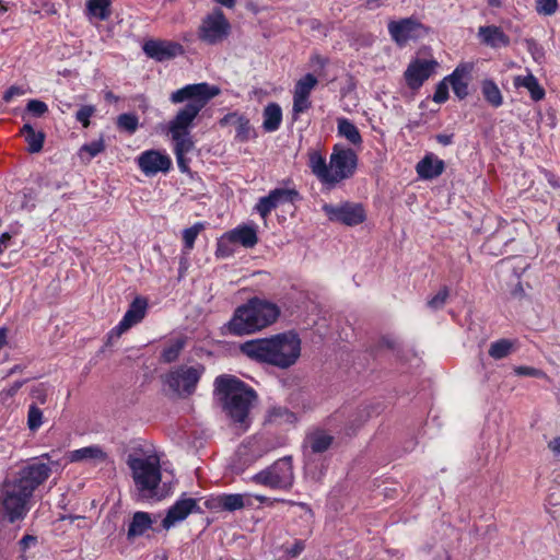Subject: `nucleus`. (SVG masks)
Masks as SVG:
<instances>
[{"mask_svg":"<svg viewBox=\"0 0 560 560\" xmlns=\"http://www.w3.org/2000/svg\"><path fill=\"white\" fill-rule=\"evenodd\" d=\"M276 208L275 202L269 198V196L261 197L255 206V209L262 219H266Z\"/></svg>","mask_w":560,"mask_h":560,"instance_id":"c03bdc74","label":"nucleus"},{"mask_svg":"<svg viewBox=\"0 0 560 560\" xmlns=\"http://www.w3.org/2000/svg\"><path fill=\"white\" fill-rule=\"evenodd\" d=\"M388 32L399 46H404L407 42L421 37L427 30L416 20L402 19L389 22Z\"/></svg>","mask_w":560,"mask_h":560,"instance_id":"ddd939ff","label":"nucleus"},{"mask_svg":"<svg viewBox=\"0 0 560 560\" xmlns=\"http://www.w3.org/2000/svg\"><path fill=\"white\" fill-rule=\"evenodd\" d=\"M197 500L191 498H182L177 500L167 511L162 521V527L166 530L183 522L194 512H199Z\"/></svg>","mask_w":560,"mask_h":560,"instance_id":"a211bd4d","label":"nucleus"},{"mask_svg":"<svg viewBox=\"0 0 560 560\" xmlns=\"http://www.w3.org/2000/svg\"><path fill=\"white\" fill-rule=\"evenodd\" d=\"M243 117V115H240L237 113H230L225 115L223 118L220 119L219 124L222 127L225 126H234L240 121V119Z\"/></svg>","mask_w":560,"mask_h":560,"instance_id":"5fc2aeb1","label":"nucleus"},{"mask_svg":"<svg viewBox=\"0 0 560 560\" xmlns=\"http://www.w3.org/2000/svg\"><path fill=\"white\" fill-rule=\"evenodd\" d=\"M205 223L197 222L192 226L183 231V241L187 250H191L194 248L197 236L205 230Z\"/></svg>","mask_w":560,"mask_h":560,"instance_id":"58836bf2","label":"nucleus"},{"mask_svg":"<svg viewBox=\"0 0 560 560\" xmlns=\"http://www.w3.org/2000/svg\"><path fill=\"white\" fill-rule=\"evenodd\" d=\"M138 166L147 176H153L158 173H167L172 166L171 158L159 150H147L138 159Z\"/></svg>","mask_w":560,"mask_h":560,"instance_id":"4468645a","label":"nucleus"},{"mask_svg":"<svg viewBox=\"0 0 560 560\" xmlns=\"http://www.w3.org/2000/svg\"><path fill=\"white\" fill-rule=\"evenodd\" d=\"M147 306V300L142 298H136L119 324L110 330L109 338H119L132 326L140 323L145 315Z\"/></svg>","mask_w":560,"mask_h":560,"instance_id":"f3484780","label":"nucleus"},{"mask_svg":"<svg viewBox=\"0 0 560 560\" xmlns=\"http://www.w3.org/2000/svg\"><path fill=\"white\" fill-rule=\"evenodd\" d=\"M117 126L119 129L133 133L139 126V119L133 114H121L117 118Z\"/></svg>","mask_w":560,"mask_h":560,"instance_id":"ea45409f","label":"nucleus"},{"mask_svg":"<svg viewBox=\"0 0 560 560\" xmlns=\"http://www.w3.org/2000/svg\"><path fill=\"white\" fill-rule=\"evenodd\" d=\"M67 458L70 463H84L96 466L107 462L108 455L100 445H90L69 452Z\"/></svg>","mask_w":560,"mask_h":560,"instance_id":"aec40b11","label":"nucleus"},{"mask_svg":"<svg viewBox=\"0 0 560 560\" xmlns=\"http://www.w3.org/2000/svg\"><path fill=\"white\" fill-rule=\"evenodd\" d=\"M21 135L24 136L30 153H38L43 150L45 142V133L43 131H36L30 124H25L21 129Z\"/></svg>","mask_w":560,"mask_h":560,"instance_id":"c85d7f7f","label":"nucleus"},{"mask_svg":"<svg viewBox=\"0 0 560 560\" xmlns=\"http://www.w3.org/2000/svg\"><path fill=\"white\" fill-rule=\"evenodd\" d=\"M481 93L485 100L493 107H500L503 104V96L499 89L492 80H483L481 82Z\"/></svg>","mask_w":560,"mask_h":560,"instance_id":"72a5a7b5","label":"nucleus"},{"mask_svg":"<svg viewBox=\"0 0 560 560\" xmlns=\"http://www.w3.org/2000/svg\"><path fill=\"white\" fill-rule=\"evenodd\" d=\"M36 537L32 535H25L21 541L20 545L23 550H26L31 545H34L36 542Z\"/></svg>","mask_w":560,"mask_h":560,"instance_id":"bf43d9fd","label":"nucleus"},{"mask_svg":"<svg viewBox=\"0 0 560 560\" xmlns=\"http://www.w3.org/2000/svg\"><path fill=\"white\" fill-rule=\"evenodd\" d=\"M515 374L520 376H530V377H545L546 374L538 369L532 366H517L514 369Z\"/></svg>","mask_w":560,"mask_h":560,"instance_id":"603ef678","label":"nucleus"},{"mask_svg":"<svg viewBox=\"0 0 560 560\" xmlns=\"http://www.w3.org/2000/svg\"><path fill=\"white\" fill-rule=\"evenodd\" d=\"M264 121L262 127L266 131H276L282 121V110L277 103L268 104L262 113Z\"/></svg>","mask_w":560,"mask_h":560,"instance_id":"c756f323","label":"nucleus"},{"mask_svg":"<svg viewBox=\"0 0 560 560\" xmlns=\"http://www.w3.org/2000/svg\"><path fill=\"white\" fill-rule=\"evenodd\" d=\"M337 129L339 136L346 138L353 145H361L362 137L354 124L347 118H338Z\"/></svg>","mask_w":560,"mask_h":560,"instance_id":"473e14b6","label":"nucleus"},{"mask_svg":"<svg viewBox=\"0 0 560 560\" xmlns=\"http://www.w3.org/2000/svg\"><path fill=\"white\" fill-rule=\"evenodd\" d=\"M235 138L240 142H245L249 140L253 129L250 127L249 120L243 116L240 121L235 125Z\"/></svg>","mask_w":560,"mask_h":560,"instance_id":"a19ab883","label":"nucleus"},{"mask_svg":"<svg viewBox=\"0 0 560 560\" xmlns=\"http://www.w3.org/2000/svg\"><path fill=\"white\" fill-rule=\"evenodd\" d=\"M478 36L481 42L492 48L506 47L510 44V38L499 26H480Z\"/></svg>","mask_w":560,"mask_h":560,"instance_id":"b1692460","label":"nucleus"},{"mask_svg":"<svg viewBox=\"0 0 560 560\" xmlns=\"http://www.w3.org/2000/svg\"><path fill=\"white\" fill-rule=\"evenodd\" d=\"M143 51L150 58L164 61L183 54V46L174 42L150 39L144 43Z\"/></svg>","mask_w":560,"mask_h":560,"instance_id":"6ab92c4d","label":"nucleus"},{"mask_svg":"<svg viewBox=\"0 0 560 560\" xmlns=\"http://www.w3.org/2000/svg\"><path fill=\"white\" fill-rule=\"evenodd\" d=\"M447 80H443L440 82L435 89L433 101L435 103H444L448 97V85L446 83Z\"/></svg>","mask_w":560,"mask_h":560,"instance_id":"3c124183","label":"nucleus"},{"mask_svg":"<svg viewBox=\"0 0 560 560\" xmlns=\"http://www.w3.org/2000/svg\"><path fill=\"white\" fill-rule=\"evenodd\" d=\"M221 89L207 82L188 84L176 90L170 96L173 104L188 101L168 124L170 133H190V127L201 109L214 97L220 95Z\"/></svg>","mask_w":560,"mask_h":560,"instance_id":"7ed1b4c3","label":"nucleus"},{"mask_svg":"<svg viewBox=\"0 0 560 560\" xmlns=\"http://www.w3.org/2000/svg\"><path fill=\"white\" fill-rule=\"evenodd\" d=\"M240 349L256 362L288 370L299 361L302 341L296 332L289 330L268 338L248 340Z\"/></svg>","mask_w":560,"mask_h":560,"instance_id":"f03ea898","label":"nucleus"},{"mask_svg":"<svg viewBox=\"0 0 560 560\" xmlns=\"http://www.w3.org/2000/svg\"><path fill=\"white\" fill-rule=\"evenodd\" d=\"M226 237L232 243L241 244L246 248H252L258 243L257 230L254 225H241L230 231Z\"/></svg>","mask_w":560,"mask_h":560,"instance_id":"393cba45","label":"nucleus"},{"mask_svg":"<svg viewBox=\"0 0 560 560\" xmlns=\"http://www.w3.org/2000/svg\"><path fill=\"white\" fill-rule=\"evenodd\" d=\"M217 3L224 5L229 9L234 8L236 0H214Z\"/></svg>","mask_w":560,"mask_h":560,"instance_id":"774afa93","label":"nucleus"},{"mask_svg":"<svg viewBox=\"0 0 560 560\" xmlns=\"http://www.w3.org/2000/svg\"><path fill=\"white\" fill-rule=\"evenodd\" d=\"M153 521L151 515L147 512H136L131 518L128 527V539L142 536L149 528H151Z\"/></svg>","mask_w":560,"mask_h":560,"instance_id":"bb28decb","label":"nucleus"},{"mask_svg":"<svg viewBox=\"0 0 560 560\" xmlns=\"http://www.w3.org/2000/svg\"><path fill=\"white\" fill-rule=\"evenodd\" d=\"M31 397L33 399L32 404H37L38 406H43L47 401V388L40 384L32 389Z\"/></svg>","mask_w":560,"mask_h":560,"instance_id":"8fccbe9b","label":"nucleus"},{"mask_svg":"<svg viewBox=\"0 0 560 560\" xmlns=\"http://www.w3.org/2000/svg\"><path fill=\"white\" fill-rule=\"evenodd\" d=\"M303 549H304V544L302 541H298L294 544V546L290 550V553L293 557H296L298 555H300L303 551Z\"/></svg>","mask_w":560,"mask_h":560,"instance_id":"338daca9","label":"nucleus"},{"mask_svg":"<svg viewBox=\"0 0 560 560\" xmlns=\"http://www.w3.org/2000/svg\"><path fill=\"white\" fill-rule=\"evenodd\" d=\"M43 410L37 404H31L28 407L27 420H42Z\"/></svg>","mask_w":560,"mask_h":560,"instance_id":"13d9d810","label":"nucleus"},{"mask_svg":"<svg viewBox=\"0 0 560 560\" xmlns=\"http://www.w3.org/2000/svg\"><path fill=\"white\" fill-rule=\"evenodd\" d=\"M23 383L22 382H16L14 383L10 388H8L7 390H4L3 393L7 395V396H13L18 393V390L22 387Z\"/></svg>","mask_w":560,"mask_h":560,"instance_id":"0e129e2a","label":"nucleus"},{"mask_svg":"<svg viewBox=\"0 0 560 560\" xmlns=\"http://www.w3.org/2000/svg\"><path fill=\"white\" fill-rule=\"evenodd\" d=\"M105 150V144L103 139H98L91 143H86L81 148V152L89 153L90 158H94L101 152Z\"/></svg>","mask_w":560,"mask_h":560,"instance_id":"09e8293b","label":"nucleus"},{"mask_svg":"<svg viewBox=\"0 0 560 560\" xmlns=\"http://www.w3.org/2000/svg\"><path fill=\"white\" fill-rule=\"evenodd\" d=\"M450 291L447 287H442L439 292L428 301V306L431 310H440L447 301Z\"/></svg>","mask_w":560,"mask_h":560,"instance_id":"79ce46f5","label":"nucleus"},{"mask_svg":"<svg viewBox=\"0 0 560 560\" xmlns=\"http://www.w3.org/2000/svg\"><path fill=\"white\" fill-rule=\"evenodd\" d=\"M308 166L312 173L324 184L329 187L328 165L325 158L318 151L308 153Z\"/></svg>","mask_w":560,"mask_h":560,"instance_id":"cd10ccee","label":"nucleus"},{"mask_svg":"<svg viewBox=\"0 0 560 560\" xmlns=\"http://www.w3.org/2000/svg\"><path fill=\"white\" fill-rule=\"evenodd\" d=\"M256 499L257 501H259L260 503H264L266 504L267 506H273L276 503H285V504H290V505H295L296 502L294 501H290V500H285V499H279V498H267L265 495H259V494H256V495H252V499ZM298 505L302 506V508H305L306 504L305 503H298Z\"/></svg>","mask_w":560,"mask_h":560,"instance_id":"de8ad7c7","label":"nucleus"},{"mask_svg":"<svg viewBox=\"0 0 560 560\" xmlns=\"http://www.w3.org/2000/svg\"><path fill=\"white\" fill-rule=\"evenodd\" d=\"M127 465L141 499L160 501L167 495V491L161 486V459L155 452H133L128 455Z\"/></svg>","mask_w":560,"mask_h":560,"instance_id":"39448f33","label":"nucleus"},{"mask_svg":"<svg viewBox=\"0 0 560 560\" xmlns=\"http://www.w3.org/2000/svg\"><path fill=\"white\" fill-rule=\"evenodd\" d=\"M96 108L93 105H83L75 114V118L84 128L90 126V118L95 114Z\"/></svg>","mask_w":560,"mask_h":560,"instance_id":"37998d69","label":"nucleus"},{"mask_svg":"<svg viewBox=\"0 0 560 560\" xmlns=\"http://www.w3.org/2000/svg\"><path fill=\"white\" fill-rule=\"evenodd\" d=\"M548 447L555 455H560V436L552 439L548 443Z\"/></svg>","mask_w":560,"mask_h":560,"instance_id":"052dcab7","label":"nucleus"},{"mask_svg":"<svg viewBox=\"0 0 560 560\" xmlns=\"http://www.w3.org/2000/svg\"><path fill=\"white\" fill-rule=\"evenodd\" d=\"M306 443L313 453H323L332 444L334 436L325 431H314L306 436Z\"/></svg>","mask_w":560,"mask_h":560,"instance_id":"7c9ffc66","label":"nucleus"},{"mask_svg":"<svg viewBox=\"0 0 560 560\" xmlns=\"http://www.w3.org/2000/svg\"><path fill=\"white\" fill-rule=\"evenodd\" d=\"M8 328L1 327L0 328V349L3 348L8 342Z\"/></svg>","mask_w":560,"mask_h":560,"instance_id":"69168bd1","label":"nucleus"},{"mask_svg":"<svg viewBox=\"0 0 560 560\" xmlns=\"http://www.w3.org/2000/svg\"><path fill=\"white\" fill-rule=\"evenodd\" d=\"M174 153L180 172H189V159L186 155L194 150L195 143L190 133H171Z\"/></svg>","mask_w":560,"mask_h":560,"instance_id":"412c9836","label":"nucleus"},{"mask_svg":"<svg viewBox=\"0 0 560 560\" xmlns=\"http://www.w3.org/2000/svg\"><path fill=\"white\" fill-rule=\"evenodd\" d=\"M444 162L432 154L425 155L416 166L421 178L432 179L440 176L444 171Z\"/></svg>","mask_w":560,"mask_h":560,"instance_id":"a878e982","label":"nucleus"},{"mask_svg":"<svg viewBox=\"0 0 560 560\" xmlns=\"http://www.w3.org/2000/svg\"><path fill=\"white\" fill-rule=\"evenodd\" d=\"M323 210L330 221L349 226L358 225L365 220L364 209L358 203L346 202L340 206L326 203Z\"/></svg>","mask_w":560,"mask_h":560,"instance_id":"9b49d317","label":"nucleus"},{"mask_svg":"<svg viewBox=\"0 0 560 560\" xmlns=\"http://www.w3.org/2000/svg\"><path fill=\"white\" fill-rule=\"evenodd\" d=\"M10 240L11 235L9 233H3L0 236V254H2L8 248Z\"/></svg>","mask_w":560,"mask_h":560,"instance_id":"680f3d73","label":"nucleus"},{"mask_svg":"<svg viewBox=\"0 0 560 560\" xmlns=\"http://www.w3.org/2000/svg\"><path fill=\"white\" fill-rule=\"evenodd\" d=\"M513 85L516 89H526L534 102H539L545 98V89L540 85L537 78L532 72H527L525 75L514 77Z\"/></svg>","mask_w":560,"mask_h":560,"instance_id":"5701e85b","label":"nucleus"},{"mask_svg":"<svg viewBox=\"0 0 560 560\" xmlns=\"http://www.w3.org/2000/svg\"><path fill=\"white\" fill-rule=\"evenodd\" d=\"M185 345V338H177L175 340H172L170 345L164 348L162 352V359L167 363L174 362L178 358Z\"/></svg>","mask_w":560,"mask_h":560,"instance_id":"e433bc0d","label":"nucleus"},{"mask_svg":"<svg viewBox=\"0 0 560 560\" xmlns=\"http://www.w3.org/2000/svg\"><path fill=\"white\" fill-rule=\"evenodd\" d=\"M50 467L35 462L23 467L15 479L8 481L0 499V513L10 523L23 520L30 511V501L35 489L50 475Z\"/></svg>","mask_w":560,"mask_h":560,"instance_id":"f257e3e1","label":"nucleus"},{"mask_svg":"<svg viewBox=\"0 0 560 560\" xmlns=\"http://www.w3.org/2000/svg\"><path fill=\"white\" fill-rule=\"evenodd\" d=\"M110 0H88L86 11L90 15L104 21L110 15Z\"/></svg>","mask_w":560,"mask_h":560,"instance_id":"f704fd0d","label":"nucleus"},{"mask_svg":"<svg viewBox=\"0 0 560 560\" xmlns=\"http://www.w3.org/2000/svg\"><path fill=\"white\" fill-rule=\"evenodd\" d=\"M318 80L312 73L302 77L294 85L292 116L296 120L299 116L311 108L310 95L317 85Z\"/></svg>","mask_w":560,"mask_h":560,"instance_id":"f8f14e48","label":"nucleus"},{"mask_svg":"<svg viewBox=\"0 0 560 560\" xmlns=\"http://www.w3.org/2000/svg\"><path fill=\"white\" fill-rule=\"evenodd\" d=\"M25 93L24 89L12 85L10 86L3 94V101L9 103L11 102L15 96H21Z\"/></svg>","mask_w":560,"mask_h":560,"instance_id":"864d4df0","label":"nucleus"},{"mask_svg":"<svg viewBox=\"0 0 560 560\" xmlns=\"http://www.w3.org/2000/svg\"><path fill=\"white\" fill-rule=\"evenodd\" d=\"M513 349V342L509 339H500L492 342L489 348V355L495 360L508 357Z\"/></svg>","mask_w":560,"mask_h":560,"instance_id":"c9c22d12","label":"nucleus"},{"mask_svg":"<svg viewBox=\"0 0 560 560\" xmlns=\"http://www.w3.org/2000/svg\"><path fill=\"white\" fill-rule=\"evenodd\" d=\"M26 112L35 117H42L48 112V106L43 101L31 100L26 105Z\"/></svg>","mask_w":560,"mask_h":560,"instance_id":"49530a36","label":"nucleus"},{"mask_svg":"<svg viewBox=\"0 0 560 560\" xmlns=\"http://www.w3.org/2000/svg\"><path fill=\"white\" fill-rule=\"evenodd\" d=\"M279 314L277 305L255 298L235 310L229 330L236 336L254 334L273 324Z\"/></svg>","mask_w":560,"mask_h":560,"instance_id":"423d86ee","label":"nucleus"},{"mask_svg":"<svg viewBox=\"0 0 560 560\" xmlns=\"http://www.w3.org/2000/svg\"><path fill=\"white\" fill-rule=\"evenodd\" d=\"M253 458L258 459L277 447L283 445V442L277 440L271 441L269 438L260 436L249 442Z\"/></svg>","mask_w":560,"mask_h":560,"instance_id":"2f4dec72","label":"nucleus"},{"mask_svg":"<svg viewBox=\"0 0 560 560\" xmlns=\"http://www.w3.org/2000/svg\"><path fill=\"white\" fill-rule=\"evenodd\" d=\"M252 505V494L249 493H223L212 497L206 501V506L208 509L228 512H234L243 508H250Z\"/></svg>","mask_w":560,"mask_h":560,"instance_id":"dca6fc26","label":"nucleus"},{"mask_svg":"<svg viewBox=\"0 0 560 560\" xmlns=\"http://www.w3.org/2000/svg\"><path fill=\"white\" fill-rule=\"evenodd\" d=\"M472 69V63H460L453 73L445 79L450 82L454 93L459 98H465L468 95V83L466 78L470 74Z\"/></svg>","mask_w":560,"mask_h":560,"instance_id":"4be33fe9","label":"nucleus"},{"mask_svg":"<svg viewBox=\"0 0 560 560\" xmlns=\"http://www.w3.org/2000/svg\"><path fill=\"white\" fill-rule=\"evenodd\" d=\"M357 162L358 156L352 149L336 144L328 165L329 187H335L340 182L350 178L355 171Z\"/></svg>","mask_w":560,"mask_h":560,"instance_id":"6e6552de","label":"nucleus"},{"mask_svg":"<svg viewBox=\"0 0 560 560\" xmlns=\"http://www.w3.org/2000/svg\"><path fill=\"white\" fill-rule=\"evenodd\" d=\"M230 33L231 24L220 9L208 13L198 27V38L208 45L222 43Z\"/></svg>","mask_w":560,"mask_h":560,"instance_id":"1a4fd4ad","label":"nucleus"},{"mask_svg":"<svg viewBox=\"0 0 560 560\" xmlns=\"http://www.w3.org/2000/svg\"><path fill=\"white\" fill-rule=\"evenodd\" d=\"M269 418H273V419H277V418H291L292 417V413L284 407H273L270 409L269 411Z\"/></svg>","mask_w":560,"mask_h":560,"instance_id":"4d7b16f0","label":"nucleus"},{"mask_svg":"<svg viewBox=\"0 0 560 560\" xmlns=\"http://www.w3.org/2000/svg\"><path fill=\"white\" fill-rule=\"evenodd\" d=\"M378 345L381 348H387V349H390V350H396L399 346V342L396 338L392 337V336H383L380 341H378Z\"/></svg>","mask_w":560,"mask_h":560,"instance_id":"6e6d98bb","label":"nucleus"},{"mask_svg":"<svg viewBox=\"0 0 560 560\" xmlns=\"http://www.w3.org/2000/svg\"><path fill=\"white\" fill-rule=\"evenodd\" d=\"M213 386L217 401L233 420H246L257 406L258 395L255 389L234 375H219Z\"/></svg>","mask_w":560,"mask_h":560,"instance_id":"20e7f679","label":"nucleus"},{"mask_svg":"<svg viewBox=\"0 0 560 560\" xmlns=\"http://www.w3.org/2000/svg\"><path fill=\"white\" fill-rule=\"evenodd\" d=\"M205 371L200 364L195 366L180 365L165 376L167 386L178 396H190Z\"/></svg>","mask_w":560,"mask_h":560,"instance_id":"9d476101","label":"nucleus"},{"mask_svg":"<svg viewBox=\"0 0 560 560\" xmlns=\"http://www.w3.org/2000/svg\"><path fill=\"white\" fill-rule=\"evenodd\" d=\"M438 62L435 60L416 59L409 63L404 77L411 90H418L434 72Z\"/></svg>","mask_w":560,"mask_h":560,"instance_id":"2eb2a0df","label":"nucleus"},{"mask_svg":"<svg viewBox=\"0 0 560 560\" xmlns=\"http://www.w3.org/2000/svg\"><path fill=\"white\" fill-rule=\"evenodd\" d=\"M268 196L278 207L280 203L293 202L299 197V192L295 189L277 188L271 190Z\"/></svg>","mask_w":560,"mask_h":560,"instance_id":"4c0bfd02","label":"nucleus"},{"mask_svg":"<svg viewBox=\"0 0 560 560\" xmlns=\"http://www.w3.org/2000/svg\"><path fill=\"white\" fill-rule=\"evenodd\" d=\"M558 9V0H536V11L542 15H552Z\"/></svg>","mask_w":560,"mask_h":560,"instance_id":"a18cd8bd","label":"nucleus"},{"mask_svg":"<svg viewBox=\"0 0 560 560\" xmlns=\"http://www.w3.org/2000/svg\"><path fill=\"white\" fill-rule=\"evenodd\" d=\"M294 479L292 457L284 456L253 475L249 480L255 485L275 490H290Z\"/></svg>","mask_w":560,"mask_h":560,"instance_id":"0eeeda50","label":"nucleus"},{"mask_svg":"<svg viewBox=\"0 0 560 560\" xmlns=\"http://www.w3.org/2000/svg\"><path fill=\"white\" fill-rule=\"evenodd\" d=\"M436 140L439 143L443 144V145H448L452 143L453 141V135H438L436 136Z\"/></svg>","mask_w":560,"mask_h":560,"instance_id":"e2e57ef3","label":"nucleus"}]
</instances>
